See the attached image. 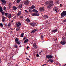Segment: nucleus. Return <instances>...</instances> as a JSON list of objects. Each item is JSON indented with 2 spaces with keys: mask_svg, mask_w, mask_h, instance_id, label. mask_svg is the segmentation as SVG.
Wrapping results in <instances>:
<instances>
[{
  "mask_svg": "<svg viewBox=\"0 0 66 66\" xmlns=\"http://www.w3.org/2000/svg\"><path fill=\"white\" fill-rule=\"evenodd\" d=\"M0 12H3V10L2 9V8L1 6H0Z\"/></svg>",
  "mask_w": 66,
  "mask_h": 66,
  "instance_id": "nucleus-23",
  "label": "nucleus"
},
{
  "mask_svg": "<svg viewBox=\"0 0 66 66\" xmlns=\"http://www.w3.org/2000/svg\"><path fill=\"white\" fill-rule=\"evenodd\" d=\"M11 23H10L9 24H8V26L9 27H11Z\"/></svg>",
  "mask_w": 66,
  "mask_h": 66,
  "instance_id": "nucleus-30",
  "label": "nucleus"
},
{
  "mask_svg": "<svg viewBox=\"0 0 66 66\" xmlns=\"http://www.w3.org/2000/svg\"><path fill=\"white\" fill-rule=\"evenodd\" d=\"M33 46L34 47V48H35L36 49H37V46L36 45V43H34L33 44Z\"/></svg>",
  "mask_w": 66,
  "mask_h": 66,
  "instance_id": "nucleus-8",
  "label": "nucleus"
},
{
  "mask_svg": "<svg viewBox=\"0 0 66 66\" xmlns=\"http://www.w3.org/2000/svg\"><path fill=\"white\" fill-rule=\"evenodd\" d=\"M29 48V46H27L26 48L27 49H28V48Z\"/></svg>",
  "mask_w": 66,
  "mask_h": 66,
  "instance_id": "nucleus-46",
  "label": "nucleus"
},
{
  "mask_svg": "<svg viewBox=\"0 0 66 66\" xmlns=\"http://www.w3.org/2000/svg\"><path fill=\"white\" fill-rule=\"evenodd\" d=\"M63 5H62V4H60V6H62Z\"/></svg>",
  "mask_w": 66,
  "mask_h": 66,
  "instance_id": "nucleus-49",
  "label": "nucleus"
},
{
  "mask_svg": "<svg viewBox=\"0 0 66 66\" xmlns=\"http://www.w3.org/2000/svg\"><path fill=\"white\" fill-rule=\"evenodd\" d=\"M54 11H55L57 13H59V10H57V8L56 7H55L53 9Z\"/></svg>",
  "mask_w": 66,
  "mask_h": 66,
  "instance_id": "nucleus-5",
  "label": "nucleus"
},
{
  "mask_svg": "<svg viewBox=\"0 0 66 66\" xmlns=\"http://www.w3.org/2000/svg\"><path fill=\"white\" fill-rule=\"evenodd\" d=\"M9 13H6L5 14V15L6 17H7V16H8V15H9Z\"/></svg>",
  "mask_w": 66,
  "mask_h": 66,
  "instance_id": "nucleus-26",
  "label": "nucleus"
},
{
  "mask_svg": "<svg viewBox=\"0 0 66 66\" xmlns=\"http://www.w3.org/2000/svg\"><path fill=\"white\" fill-rule=\"evenodd\" d=\"M46 57L47 59H52V56L50 55H47Z\"/></svg>",
  "mask_w": 66,
  "mask_h": 66,
  "instance_id": "nucleus-4",
  "label": "nucleus"
},
{
  "mask_svg": "<svg viewBox=\"0 0 66 66\" xmlns=\"http://www.w3.org/2000/svg\"><path fill=\"white\" fill-rule=\"evenodd\" d=\"M23 35H24V33L21 34L20 36L21 37H23Z\"/></svg>",
  "mask_w": 66,
  "mask_h": 66,
  "instance_id": "nucleus-28",
  "label": "nucleus"
},
{
  "mask_svg": "<svg viewBox=\"0 0 66 66\" xmlns=\"http://www.w3.org/2000/svg\"><path fill=\"white\" fill-rule=\"evenodd\" d=\"M26 37H25L23 39V40H26Z\"/></svg>",
  "mask_w": 66,
  "mask_h": 66,
  "instance_id": "nucleus-41",
  "label": "nucleus"
},
{
  "mask_svg": "<svg viewBox=\"0 0 66 66\" xmlns=\"http://www.w3.org/2000/svg\"><path fill=\"white\" fill-rule=\"evenodd\" d=\"M37 30L36 29H35L34 30L32 31L31 32V33H35L36 31Z\"/></svg>",
  "mask_w": 66,
  "mask_h": 66,
  "instance_id": "nucleus-18",
  "label": "nucleus"
},
{
  "mask_svg": "<svg viewBox=\"0 0 66 66\" xmlns=\"http://www.w3.org/2000/svg\"><path fill=\"white\" fill-rule=\"evenodd\" d=\"M32 11L35 12V13H38V11L35 9H33L32 10Z\"/></svg>",
  "mask_w": 66,
  "mask_h": 66,
  "instance_id": "nucleus-19",
  "label": "nucleus"
},
{
  "mask_svg": "<svg viewBox=\"0 0 66 66\" xmlns=\"http://www.w3.org/2000/svg\"><path fill=\"white\" fill-rule=\"evenodd\" d=\"M2 21L3 22H4V21H5V17L3 16H2Z\"/></svg>",
  "mask_w": 66,
  "mask_h": 66,
  "instance_id": "nucleus-17",
  "label": "nucleus"
},
{
  "mask_svg": "<svg viewBox=\"0 0 66 66\" xmlns=\"http://www.w3.org/2000/svg\"><path fill=\"white\" fill-rule=\"evenodd\" d=\"M0 33H1V32L0 31Z\"/></svg>",
  "mask_w": 66,
  "mask_h": 66,
  "instance_id": "nucleus-62",
  "label": "nucleus"
},
{
  "mask_svg": "<svg viewBox=\"0 0 66 66\" xmlns=\"http://www.w3.org/2000/svg\"><path fill=\"white\" fill-rule=\"evenodd\" d=\"M5 25H6V24H5Z\"/></svg>",
  "mask_w": 66,
  "mask_h": 66,
  "instance_id": "nucleus-60",
  "label": "nucleus"
},
{
  "mask_svg": "<svg viewBox=\"0 0 66 66\" xmlns=\"http://www.w3.org/2000/svg\"><path fill=\"white\" fill-rule=\"evenodd\" d=\"M37 57H38L39 56V55L38 54H37Z\"/></svg>",
  "mask_w": 66,
  "mask_h": 66,
  "instance_id": "nucleus-45",
  "label": "nucleus"
},
{
  "mask_svg": "<svg viewBox=\"0 0 66 66\" xmlns=\"http://www.w3.org/2000/svg\"><path fill=\"white\" fill-rule=\"evenodd\" d=\"M60 1V0H56V1H55V3H57L58 2H59Z\"/></svg>",
  "mask_w": 66,
  "mask_h": 66,
  "instance_id": "nucleus-25",
  "label": "nucleus"
},
{
  "mask_svg": "<svg viewBox=\"0 0 66 66\" xmlns=\"http://www.w3.org/2000/svg\"><path fill=\"white\" fill-rule=\"evenodd\" d=\"M15 47H16V48H17V46H15Z\"/></svg>",
  "mask_w": 66,
  "mask_h": 66,
  "instance_id": "nucleus-51",
  "label": "nucleus"
},
{
  "mask_svg": "<svg viewBox=\"0 0 66 66\" xmlns=\"http://www.w3.org/2000/svg\"><path fill=\"white\" fill-rule=\"evenodd\" d=\"M57 38H56V40H57Z\"/></svg>",
  "mask_w": 66,
  "mask_h": 66,
  "instance_id": "nucleus-58",
  "label": "nucleus"
},
{
  "mask_svg": "<svg viewBox=\"0 0 66 66\" xmlns=\"http://www.w3.org/2000/svg\"><path fill=\"white\" fill-rule=\"evenodd\" d=\"M32 16H36V13H33L32 14Z\"/></svg>",
  "mask_w": 66,
  "mask_h": 66,
  "instance_id": "nucleus-31",
  "label": "nucleus"
},
{
  "mask_svg": "<svg viewBox=\"0 0 66 66\" xmlns=\"http://www.w3.org/2000/svg\"><path fill=\"white\" fill-rule=\"evenodd\" d=\"M25 12H26V13H28V12L27 11V10H25Z\"/></svg>",
  "mask_w": 66,
  "mask_h": 66,
  "instance_id": "nucleus-44",
  "label": "nucleus"
},
{
  "mask_svg": "<svg viewBox=\"0 0 66 66\" xmlns=\"http://www.w3.org/2000/svg\"><path fill=\"white\" fill-rule=\"evenodd\" d=\"M64 22H66V19L65 20H64Z\"/></svg>",
  "mask_w": 66,
  "mask_h": 66,
  "instance_id": "nucleus-48",
  "label": "nucleus"
},
{
  "mask_svg": "<svg viewBox=\"0 0 66 66\" xmlns=\"http://www.w3.org/2000/svg\"><path fill=\"white\" fill-rule=\"evenodd\" d=\"M48 16L47 15H45L44 16V18H45V19L46 18H48Z\"/></svg>",
  "mask_w": 66,
  "mask_h": 66,
  "instance_id": "nucleus-20",
  "label": "nucleus"
},
{
  "mask_svg": "<svg viewBox=\"0 0 66 66\" xmlns=\"http://www.w3.org/2000/svg\"><path fill=\"white\" fill-rule=\"evenodd\" d=\"M21 14V11H19L18 13V14H17V15L18 16H19Z\"/></svg>",
  "mask_w": 66,
  "mask_h": 66,
  "instance_id": "nucleus-12",
  "label": "nucleus"
},
{
  "mask_svg": "<svg viewBox=\"0 0 66 66\" xmlns=\"http://www.w3.org/2000/svg\"><path fill=\"white\" fill-rule=\"evenodd\" d=\"M60 43L62 45H64V44H66V42H65V41H62Z\"/></svg>",
  "mask_w": 66,
  "mask_h": 66,
  "instance_id": "nucleus-9",
  "label": "nucleus"
},
{
  "mask_svg": "<svg viewBox=\"0 0 66 66\" xmlns=\"http://www.w3.org/2000/svg\"><path fill=\"white\" fill-rule=\"evenodd\" d=\"M58 64L59 65V62H58Z\"/></svg>",
  "mask_w": 66,
  "mask_h": 66,
  "instance_id": "nucleus-56",
  "label": "nucleus"
},
{
  "mask_svg": "<svg viewBox=\"0 0 66 66\" xmlns=\"http://www.w3.org/2000/svg\"><path fill=\"white\" fill-rule=\"evenodd\" d=\"M2 62H1V59H0V63H1Z\"/></svg>",
  "mask_w": 66,
  "mask_h": 66,
  "instance_id": "nucleus-50",
  "label": "nucleus"
},
{
  "mask_svg": "<svg viewBox=\"0 0 66 66\" xmlns=\"http://www.w3.org/2000/svg\"><path fill=\"white\" fill-rule=\"evenodd\" d=\"M11 22H12V21H11Z\"/></svg>",
  "mask_w": 66,
  "mask_h": 66,
  "instance_id": "nucleus-64",
  "label": "nucleus"
},
{
  "mask_svg": "<svg viewBox=\"0 0 66 66\" xmlns=\"http://www.w3.org/2000/svg\"><path fill=\"white\" fill-rule=\"evenodd\" d=\"M11 4L10 3L9 4V6H10V7H11Z\"/></svg>",
  "mask_w": 66,
  "mask_h": 66,
  "instance_id": "nucleus-43",
  "label": "nucleus"
},
{
  "mask_svg": "<svg viewBox=\"0 0 66 66\" xmlns=\"http://www.w3.org/2000/svg\"><path fill=\"white\" fill-rule=\"evenodd\" d=\"M1 1L2 2V3L3 5H4L6 4V1L4 0H1Z\"/></svg>",
  "mask_w": 66,
  "mask_h": 66,
  "instance_id": "nucleus-3",
  "label": "nucleus"
},
{
  "mask_svg": "<svg viewBox=\"0 0 66 66\" xmlns=\"http://www.w3.org/2000/svg\"><path fill=\"white\" fill-rule=\"evenodd\" d=\"M63 66H66V64H65Z\"/></svg>",
  "mask_w": 66,
  "mask_h": 66,
  "instance_id": "nucleus-53",
  "label": "nucleus"
},
{
  "mask_svg": "<svg viewBox=\"0 0 66 66\" xmlns=\"http://www.w3.org/2000/svg\"><path fill=\"white\" fill-rule=\"evenodd\" d=\"M4 11H6V7H5V6H4Z\"/></svg>",
  "mask_w": 66,
  "mask_h": 66,
  "instance_id": "nucleus-37",
  "label": "nucleus"
},
{
  "mask_svg": "<svg viewBox=\"0 0 66 66\" xmlns=\"http://www.w3.org/2000/svg\"><path fill=\"white\" fill-rule=\"evenodd\" d=\"M65 16H66V11H64L61 13V18H63Z\"/></svg>",
  "mask_w": 66,
  "mask_h": 66,
  "instance_id": "nucleus-1",
  "label": "nucleus"
},
{
  "mask_svg": "<svg viewBox=\"0 0 66 66\" xmlns=\"http://www.w3.org/2000/svg\"><path fill=\"white\" fill-rule=\"evenodd\" d=\"M48 2H46V3L45 4H46V5H47V4H48Z\"/></svg>",
  "mask_w": 66,
  "mask_h": 66,
  "instance_id": "nucleus-42",
  "label": "nucleus"
},
{
  "mask_svg": "<svg viewBox=\"0 0 66 66\" xmlns=\"http://www.w3.org/2000/svg\"><path fill=\"white\" fill-rule=\"evenodd\" d=\"M29 2V1L27 0L24 3V4H25V5H28Z\"/></svg>",
  "mask_w": 66,
  "mask_h": 66,
  "instance_id": "nucleus-13",
  "label": "nucleus"
},
{
  "mask_svg": "<svg viewBox=\"0 0 66 66\" xmlns=\"http://www.w3.org/2000/svg\"><path fill=\"white\" fill-rule=\"evenodd\" d=\"M11 22H12V21H11Z\"/></svg>",
  "mask_w": 66,
  "mask_h": 66,
  "instance_id": "nucleus-63",
  "label": "nucleus"
},
{
  "mask_svg": "<svg viewBox=\"0 0 66 66\" xmlns=\"http://www.w3.org/2000/svg\"><path fill=\"white\" fill-rule=\"evenodd\" d=\"M4 12H2V14L3 15H4Z\"/></svg>",
  "mask_w": 66,
  "mask_h": 66,
  "instance_id": "nucleus-40",
  "label": "nucleus"
},
{
  "mask_svg": "<svg viewBox=\"0 0 66 66\" xmlns=\"http://www.w3.org/2000/svg\"><path fill=\"white\" fill-rule=\"evenodd\" d=\"M7 17L8 18H9V19H11L12 17V15H11V14H8Z\"/></svg>",
  "mask_w": 66,
  "mask_h": 66,
  "instance_id": "nucleus-11",
  "label": "nucleus"
},
{
  "mask_svg": "<svg viewBox=\"0 0 66 66\" xmlns=\"http://www.w3.org/2000/svg\"><path fill=\"white\" fill-rule=\"evenodd\" d=\"M30 25H31V26H32L34 27L36 25V24L35 23H31Z\"/></svg>",
  "mask_w": 66,
  "mask_h": 66,
  "instance_id": "nucleus-6",
  "label": "nucleus"
},
{
  "mask_svg": "<svg viewBox=\"0 0 66 66\" xmlns=\"http://www.w3.org/2000/svg\"><path fill=\"white\" fill-rule=\"evenodd\" d=\"M12 22H13V20H12Z\"/></svg>",
  "mask_w": 66,
  "mask_h": 66,
  "instance_id": "nucleus-61",
  "label": "nucleus"
},
{
  "mask_svg": "<svg viewBox=\"0 0 66 66\" xmlns=\"http://www.w3.org/2000/svg\"><path fill=\"white\" fill-rule=\"evenodd\" d=\"M23 15H21L20 16V18L21 19L23 18Z\"/></svg>",
  "mask_w": 66,
  "mask_h": 66,
  "instance_id": "nucleus-38",
  "label": "nucleus"
},
{
  "mask_svg": "<svg viewBox=\"0 0 66 66\" xmlns=\"http://www.w3.org/2000/svg\"><path fill=\"white\" fill-rule=\"evenodd\" d=\"M21 8H22V5L20 4L18 6V9H21Z\"/></svg>",
  "mask_w": 66,
  "mask_h": 66,
  "instance_id": "nucleus-14",
  "label": "nucleus"
},
{
  "mask_svg": "<svg viewBox=\"0 0 66 66\" xmlns=\"http://www.w3.org/2000/svg\"><path fill=\"white\" fill-rule=\"evenodd\" d=\"M45 64H43V65H42V66H45Z\"/></svg>",
  "mask_w": 66,
  "mask_h": 66,
  "instance_id": "nucleus-52",
  "label": "nucleus"
},
{
  "mask_svg": "<svg viewBox=\"0 0 66 66\" xmlns=\"http://www.w3.org/2000/svg\"><path fill=\"white\" fill-rule=\"evenodd\" d=\"M29 42V39H27L24 41V43H27V42Z\"/></svg>",
  "mask_w": 66,
  "mask_h": 66,
  "instance_id": "nucleus-24",
  "label": "nucleus"
},
{
  "mask_svg": "<svg viewBox=\"0 0 66 66\" xmlns=\"http://www.w3.org/2000/svg\"><path fill=\"white\" fill-rule=\"evenodd\" d=\"M52 4H50L47 6V9H50V8L51 6H52Z\"/></svg>",
  "mask_w": 66,
  "mask_h": 66,
  "instance_id": "nucleus-10",
  "label": "nucleus"
},
{
  "mask_svg": "<svg viewBox=\"0 0 66 66\" xmlns=\"http://www.w3.org/2000/svg\"><path fill=\"white\" fill-rule=\"evenodd\" d=\"M19 40V39L18 38H16L15 39V42H18Z\"/></svg>",
  "mask_w": 66,
  "mask_h": 66,
  "instance_id": "nucleus-29",
  "label": "nucleus"
},
{
  "mask_svg": "<svg viewBox=\"0 0 66 66\" xmlns=\"http://www.w3.org/2000/svg\"><path fill=\"white\" fill-rule=\"evenodd\" d=\"M41 38H42V39L43 40L44 38H43V35H41Z\"/></svg>",
  "mask_w": 66,
  "mask_h": 66,
  "instance_id": "nucleus-36",
  "label": "nucleus"
},
{
  "mask_svg": "<svg viewBox=\"0 0 66 66\" xmlns=\"http://www.w3.org/2000/svg\"><path fill=\"white\" fill-rule=\"evenodd\" d=\"M16 66H18V65H16Z\"/></svg>",
  "mask_w": 66,
  "mask_h": 66,
  "instance_id": "nucleus-59",
  "label": "nucleus"
},
{
  "mask_svg": "<svg viewBox=\"0 0 66 66\" xmlns=\"http://www.w3.org/2000/svg\"><path fill=\"white\" fill-rule=\"evenodd\" d=\"M44 65H47V64H44Z\"/></svg>",
  "mask_w": 66,
  "mask_h": 66,
  "instance_id": "nucleus-57",
  "label": "nucleus"
},
{
  "mask_svg": "<svg viewBox=\"0 0 66 66\" xmlns=\"http://www.w3.org/2000/svg\"><path fill=\"white\" fill-rule=\"evenodd\" d=\"M39 16V14L38 13H36V16Z\"/></svg>",
  "mask_w": 66,
  "mask_h": 66,
  "instance_id": "nucleus-35",
  "label": "nucleus"
},
{
  "mask_svg": "<svg viewBox=\"0 0 66 66\" xmlns=\"http://www.w3.org/2000/svg\"><path fill=\"white\" fill-rule=\"evenodd\" d=\"M57 31V29H56L55 30L54 29L53 30L52 32V33H55L56 32V31Z\"/></svg>",
  "mask_w": 66,
  "mask_h": 66,
  "instance_id": "nucleus-16",
  "label": "nucleus"
},
{
  "mask_svg": "<svg viewBox=\"0 0 66 66\" xmlns=\"http://www.w3.org/2000/svg\"><path fill=\"white\" fill-rule=\"evenodd\" d=\"M26 21L27 22H30V20L29 19H26Z\"/></svg>",
  "mask_w": 66,
  "mask_h": 66,
  "instance_id": "nucleus-27",
  "label": "nucleus"
},
{
  "mask_svg": "<svg viewBox=\"0 0 66 66\" xmlns=\"http://www.w3.org/2000/svg\"><path fill=\"white\" fill-rule=\"evenodd\" d=\"M0 25L2 27H3V24L1 23L0 24Z\"/></svg>",
  "mask_w": 66,
  "mask_h": 66,
  "instance_id": "nucleus-39",
  "label": "nucleus"
},
{
  "mask_svg": "<svg viewBox=\"0 0 66 66\" xmlns=\"http://www.w3.org/2000/svg\"><path fill=\"white\" fill-rule=\"evenodd\" d=\"M53 62V59H50L48 61V62Z\"/></svg>",
  "mask_w": 66,
  "mask_h": 66,
  "instance_id": "nucleus-7",
  "label": "nucleus"
},
{
  "mask_svg": "<svg viewBox=\"0 0 66 66\" xmlns=\"http://www.w3.org/2000/svg\"><path fill=\"white\" fill-rule=\"evenodd\" d=\"M16 26L17 28L21 26V23L20 22H18V23H16Z\"/></svg>",
  "mask_w": 66,
  "mask_h": 66,
  "instance_id": "nucleus-2",
  "label": "nucleus"
},
{
  "mask_svg": "<svg viewBox=\"0 0 66 66\" xmlns=\"http://www.w3.org/2000/svg\"><path fill=\"white\" fill-rule=\"evenodd\" d=\"M31 9H35V7L34 5H32L31 7Z\"/></svg>",
  "mask_w": 66,
  "mask_h": 66,
  "instance_id": "nucleus-22",
  "label": "nucleus"
},
{
  "mask_svg": "<svg viewBox=\"0 0 66 66\" xmlns=\"http://www.w3.org/2000/svg\"><path fill=\"white\" fill-rule=\"evenodd\" d=\"M17 44H18V45H20V42H16Z\"/></svg>",
  "mask_w": 66,
  "mask_h": 66,
  "instance_id": "nucleus-33",
  "label": "nucleus"
},
{
  "mask_svg": "<svg viewBox=\"0 0 66 66\" xmlns=\"http://www.w3.org/2000/svg\"><path fill=\"white\" fill-rule=\"evenodd\" d=\"M21 1V0H17V3H19V2H20Z\"/></svg>",
  "mask_w": 66,
  "mask_h": 66,
  "instance_id": "nucleus-34",
  "label": "nucleus"
},
{
  "mask_svg": "<svg viewBox=\"0 0 66 66\" xmlns=\"http://www.w3.org/2000/svg\"><path fill=\"white\" fill-rule=\"evenodd\" d=\"M41 53V52H40L39 53V54H40Z\"/></svg>",
  "mask_w": 66,
  "mask_h": 66,
  "instance_id": "nucleus-55",
  "label": "nucleus"
},
{
  "mask_svg": "<svg viewBox=\"0 0 66 66\" xmlns=\"http://www.w3.org/2000/svg\"><path fill=\"white\" fill-rule=\"evenodd\" d=\"M26 59L27 60H29V59H28V58H26Z\"/></svg>",
  "mask_w": 66,
  "mask_h": 66,
  "instance_id": "nucleus-47",
  "label": "nucleus"
},
{
  "mask_svg": "<svg viewBox=\"0 0 66 66\" xmlns=\"http://www.w3.org/2000/svg\"><path fill=\"white\" fill-rule=\"evenodd\" d=\"M39 10L40 11H44V7H41L39 9Z\"/></svg>",
  "mask_w": 66,
  "mask_h": 66,
  "instance_id": "nucleus-15",
  "label": "nucleus"
},
{
  "mask_svg": "<svg viewBox=\"0 0 66 66\" xmlns=\"http://www.w3.org/2000/svg\"><path fill=\"white\" fill-rule=\"evenodd\" d=\"M20 47H21V45H20V46H19Z\"/></svg>",
  "mask_w": 66,
  "mask_h": 66,
  "instance_id": "nucleus-54",
  "label": "nucleus"
},
{
  "mask_svg": "<svg viewBox=\"0 0 66 66\" xmlns=\"http://www.w3.org/2000/svg\"><path fill=\"white\" fill-rule=\"evenodd\" d=\"M20 29V27L17 28L16 29V31H18Z\"/></svg>",
  "mask_w": 66,
  "mask_h": 66,
  "instance_id": "nucleus-32",
  "label": "nucleus"
},
{
  "mask_svg": "<svg viewBox=\"0 0 66 66\" xmlns=\"http://www.w3.org/2000/svg\"><path fill=\"white\" fill-rule=\"evenodd\" d=\"M13 10H14V11H15V10H16L17 9V7L15 6H14L13 7Z\"/></svg>",
  "mask_w": 66,
  "mask_h": 66,
  "instance_id": "nucleus-21",
  "label": "nucleus"
}]
</instances>
